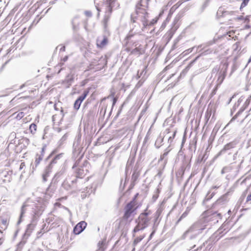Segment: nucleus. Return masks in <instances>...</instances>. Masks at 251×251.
Instances as JSON below:
<instances>
[{"label":"nucleus","instance_id":"nucleus-26","mask_svg":"<svg viewBox=\"0 0 251 251\" xmlns=\"http://www.w3.org/2000/svg\"><path fill=\"white\" fill-rule=\"evenodd\" d=\"M179 4L176 3L173 5L170 9L169 11V14L172 15L173 13L178 8Z\"/></svg>","mask_w":251,"mask_h":251},{"label":"nucleus","instance_id":"nucleus-20","mask_svg":"<svg viewBox=\"0 0 251 251\" xmlns=\"http://www.w3.org/2000/svg\"><path fill=\"white\" fill-rule=\"evenodd\" d=\"M63 155L64 154L61 153L56 155L55 157L53 158V159L51 161L50 164H51V165H52L53 164L57 163V161L61 159L63 157Z\"/></svg>","mask_w":251,"mask_h":251},{"label":"nucleus","instance_id":"nucleus-17","mask_svg":"<svg viewBox=\"0 0 251 251\" xmlns=\"http://www.w3.org/2000/svg\"><path fill=\"white\" fill-rule=\"evenodd\" d=\"M164 210V207L161 204L160 207L157 209L156 212L154 214V218H155V222H156L158 218L161 215L163 211Z\"/></svg>","mask_w":251,"mask_h":251},{"label":"nucleus","instance_id":"nucleus-3","mask_svg":"<svg viewBox=\"0 0 251 251\" xmlns=\"http://www.w3.org/2000/svg\"><path fill=\"white\" fill-rule=\"evenodd\" d=\"M205 228V226L201 222H198L193 224L187 231H186L182 236V239H185L188 234H190V238H194L198 235L201 233L202 231Z\"/></svg>","mask_w":251,"mask_h":251},{"label":"nucleus","instance_id":"nucleus-58","mask_svg":"<svg viewBox=\"0 0 251 251\" xmlns=\"http://www.w3.org/2000/svg\"><path fill=\"white\" fill-rule=\"evenodd\" d=\"M251 61V56L250 58L249 59V61H248V62L249 63V62H250Z\"/></svg>","mask_w":251,"mask_h":251},{"label":"nucleus","instance_id":"nucleus-50","mask_svg":"<svg viewBox=\"0 0 251 251\" xmlns=\"http://www.w3.org/2000/svg\"><path fill=\"white\" fill-rule=\"evenodd\" d=\"M24 140L25 141V142L27 144H28L29 143V142H30L29 139H28V138H25L24 139Z\"/></svg>","mask_w":251,"mask_h":251},{"label":"nucleus","instance_id":"nucleus-15","mask_svg":"<svg viewBox=\"0 0 251 251\" xmlns=\"http://www.w3.org/2000/svg\"><path fill=\"white\" fill-rule=\"evenodd\" d=\"M77 179L75 178L74 180H72L71 181V183L72 185H71L67 180H65L62 183V186L66 190H69L74 188L73 184L76 182Z\"/></svg>","mask_w":251,"mask_h":251},{"label":"nucleus","instance_id":"nucleus-54","mask_svg":"<svg viewBox=\"0 0 251 251\" xmlns=\"http://www.w3.org/2000/svg\"><path fill=\"white\" fill-rule=\"evenodd\" d=\"M68 59V56H65L64 58H63V61H67V60Z\"/></svg>","mask_w":251,"mask_h":251},{"label":"nucleus","instance_id":"nucleus-40","mask_svg":"<svg viewBox=\"0 0 251 251\" xmlns=\"http://www.w3.org/2000/svg\"><path fill=\"white\" fill-rule=\"evenodd\" d=\"M209 194V193L207 194L206 197H205V201H208L209 200V199H210L211 198H212V197L213 196V193L211 194L210 196H208V195Z\"/></svg>","mask_w":251,"mask_h":251},{"label":"nucleus","instance_id":"nucleus-39","mask_svg":"<svg viewBox=\"0 0 251 251\" xmlns=\"http://www.w3.org/2000/svg\"><path fill=\"white\" fill-rule=\"evenodd\" d=\"M65 172V170L64 169H62L59 172H58V173H57L55 175V177L56 178H58L59 177H60L62 175H63L64 174Z\"/></svg>","mask_w":251,"mask_h":251},{"label":"nucleus","instance_id":"nucleus-41","mask_svg":"<svg viewBox=\"0 0 251 251\" xmlns=\"http://www.w3.org/2000/svg\"><path fill=\"white\" fill-rule=\"evenodd\" d=\"M85 14L86 16L87 17H91L92 16V13L91 11H85Z\"/></svg>","mask_w":251,"mask_h":251},{"label":"nucleus","instance_id":"nucleus-38","mask_svg":"<svg viewBox=\"0 0 251 251\" xmlns=\"http://www.w3.org/2000/svg\"><path fill=\"white\" fill-rule=\"evenodd\" d=\"M250 0H244L242 2L240 9L245 7L248 3Z\"/></svg>","mask_w":251,"mask_h":251},{"label":"nucleus","instance_id":"nucleus-12","mask_svg":"<svg viewBox=\"0 0 251 251\" xmlns=\"http://www.w3.org/2000/svg\"><path fill=\"white\" fill-rule=\"evenodd\" d=\"M234 13L233 11H225L222 7H220L217 12V15L219 17H226L228 15H233Z\"/></svg>","mask_w":251,"mask_h":251},{"label":"nucleus","instance_id":"nucleus-9","mask_svg":"<svg viewBox=\"0 0 251 251\" xmlns=\"http://www.w3.org/2000/svg\"><path fill=\"white\" fill-rule=\"evenodd\" d=\"M87 223L84 221H81L78 223L74 228V233L75 234H79L86 227Z\"/></svg>","mask_w":251,"mask_h":251},{"label":"nucleus","instance_id":"nucleus-33","mask_svg":"<svg viewBox=\"0 0 251 251\" xmlns=\"http://www.w3.org/2000/svg\"><path fill=\"white\" fill-rule=\"evenodd\" d=\"M182 17V14L180 13L178 14L176 17H175L174 21V24L176 25L179 20V19Z\"/></svg>","mask_w":251,"mask_h":251},{"label":"nucleus","instance_id":"nucleus-16","mask_svg":"<svg viewBox=\"0 0 251 251\" xmlns=\"http://www.w3.org/2000/svg\"><path fill=\"white\" fill-rule=\"evenodd\" d=\"M51 164H50V165L46 168L44 173L43 174V179L44 181H46L47 180V178L49 176V174L51 172V167H52Z\"/></svg>","mask_w":251,"mask_h":251},{"label":"nucleus","instance_id":"nucleus-8","mask_svg":"<svg viewBox=\"0 0 251 251\" xmlns=\"http://www.w3.org/2000/svg\"><path fill=\"white\" fill-rule=\"evenodd\" d=\"M45 148L43 147L42 148L41 151H40L39 153H37L35 156V160L34 162V166L33 165L32 166V169L35 170L36 168L37 167V166L40 163V161L43 159V158L45 154Z\"/></svg>","mask_w":251,"mask_h":251},{"label":"nucleus","instance_id":"nucleus-4","mask_svg":"<svg viewBox=\"0 0 251 251\" xmlns=\"http://www.w3.org/2000/svg\"><path fill=\"white\" fill-rule=\"evenodd\" d=\"M137 201L135 199H133L130 202L128 203L125 208V213L123 216V219L128 220L129 219L132 220L134 216L136 214V210L138 208Z\"/></svg>","mask_w":251,"mask_h":251},{"label":"nucleus","instance_id":"nucleus-31","mask_svg":"<svg viewBox=\"0 0 251 251\" xmlns=\"http://www.w3.org/2000/svg\"><path fill=\"white\" fill-rule=\"evenodd\" d=\"M76 173L77 177H82L84 175V171L82 169L79 168L77 169Z\"/></svg>","mask_w":251,"mask_h":251},{"label":"nucleus","instance_id":"nucleus-11","mask_svg":"<svg viewBox=\"0 0 251 251\" xmlns=\"http://www.w3.org/2000/svg\"><path fill=\"white\" fill-rule=\"evenodd\" d=\"M251 101V96L249 98L245 101L244 103V107L242 108L240 110L236 113V114L231 119L229 123L226 125L227 126L230 123L233 121L235 120L239 114H240L249 105L250 101Z\"/></svg>","mask_w":251,"mask_h":251},{"label":"nucleus","instance_id":"nucleus-2","mask_svg":"<svg viewBox=\"0 0 251 251\" xmlns=\"http://www.w3.org/2000/svg\"><path fill=\"white\" fill-rule=\"evenodd\" d=\"M151 214V212L146 209L143 213L139 216L138 219L135 220L136 226L133 230V236H135L134 233L146 228L149 225L151 219L148 216Z\"/></svg>","mask_w":251,"mask_h":251},{"label":"nucleus","instance_id":"nucleus-46","mask_svg":"<svg viewBox=\"0 0 251 251\" xmlns=\"http://www.w3.org/2000/svg\"><path fill=\"white\" fill-rule=\"evenodd\" d=\"M66 138H67V136H66V135H64L61 139L60 141H62V142L66 140Z\"/></svg>","mask_w":251,"mask_h":251},{"label":"nucleus","instance_id":"nucleus-35","mask_svg":"<svg viewBox=\"0 0 251 251\" xmlns=\"http://www.w3.org/2000/svg\"><path fill=\"white\" fill-rule=\"evenodd\" d=\"M81 102H80L79 101L77 100L75 101L74 103V108L76 110H78L80 106Z\"/></svg>","mask_w":251,"mask_h":251},{"label":"nucleus","instance_id":"nucleus-24","mask_svg":"<svg viewBox=\"0 0 251 251\" xmlns=\"http://www.w3.org/2000/svg\"><path fill=\"white\" fill-rule=\"evenodd\" d=\"M88 92L87 91H84L83 93L77 99V100L79 101L80 102H82V101L85 99L87 95H88Z\"/></svg>","mask_w":251,"mask_h":251},{"label":"nucleus","instance_id":"nucleus-47","mask_svg":"<svg viewBox=\"0 0 251 251\" xmlns=\"http://www.w3.org/2000/svg\"><path fill=\"white\" fill-rule=\"evenodd\" d=\"M218 87L216 86V87L213 90V91L211 93V95L213 96L216 94V92L217 90V88Z\"/></svg>","mask_w":251,"mask_h":251},{"label":"nucleus","instance_id":"nucleus-28","mask_svg":"<svg viewBox=\"0 0 251 251\" xmlns=\"http://www.w3.org/2000/svg\"><path fill=\"white\" fill-rule=\"evenodd\" d=\"M139 174L136 171H134L132 175L131 180L133 182H135L138 179Z\"/></svg>","mask_w":251,"mask_h":251},{"label":"nucleus","instance_id":"nucleus-44","mask_svg":"<svg viewBox=\"0 0 251 251\" xmlns=\"http://www.w3.org/2000/svg\"><path fill=\"white\" fill-rule=\"evenodd\" d=\"M235 19L238 20H242L244 19V18L243 16H240L237 17L236 18H235Z\"/></svg>","mask_w":251,"mask_h":251},{"label":"nucleus","instance_id":"nucleus-23","mask_svg":"<svg viewBox=\"0 0 251 251\" xmlns=\"http://www.w3.org/2000/svg\"><path fill=\"white\" fill-rule=\"evenodd\" d=\"M72 24L73 28L74 31H76L78 29V23L77 22V19L75 18L72 20Z\"/></svg>","mask_w":251,"mask_h":251},{"label":"nucleus","instance_id":"nucleus-1","mask_svg":"<svg viewBox=\"0 0 251 251\" xmlns=\"http://www.w3.org/2000/svg\"><path fill=\"white\" fill-rule=\"evenodd\" d=\"M148 17V13L145 9L142 8H137L136 12L131 14V21L133 24V27L127 36L128 39L135 34L141 33L144 28L149 25Z\"/></svg>","mask_w":251,"mask_h":251},{"label":"nucleus","instance_id":"nucleus-64","mask_svg":"<svg viewBox=\"0 0 251 251\" xmlns=\"http://www.w3.org/2000/svg\"><path fill=\"white\" fill-rule=\"evenodd\" d=\"M43 139H45V135L43 136Z\"/></svg>","mask_w":251,"mask_h":251},{"label":"nucleus","instance_id":"nucleus-42","mask_svg":"<svg viewBox=\"0 0 251 251\" xmlns=\"http://www.w3.org/2000/svg\"><path fill=\"white\" fill-rule=\"evenodd\" d=\"M246 201L250 202V203H251V194L248 196V197L247 198Z\"/></svg>","mask_w":251,"mask_h":251},{"label":"nucleus","instance_id":"nucleus-36","mask_svg":"<svg viewBox=\"0 0 251 251\" xmlns=\"http://www.w3.org/2000/svg\"><path fill=\"white\" fill-rule=\"evenodd\" d=\"M189 212V209H187L181 216L179 220H178V222H179L182 219L185 218L187 215H188V213Z\"/></svg>","mask_w":251,"mask_h":251},{"label":"nucleus","instance_id":"nucleus-45","mask_svg":"<svg viewBox=\"0 0 251 251\" xmlns=\"http://www.w3.org/2000/svg\"><path fill=\"white\" fill-rule=\"evenodd\" d=\"M168 152H164V153H163V155H162V156H161L160 159H161V160H162V159H163V158H164L165 156H167V155H168Z\"/></svg>","mask_w":251,"mask_h":251},{"label":"nucleus","instance_id":"nucleus-61","mask_svg":"<svg viewBox=\"0 0 251 251\" xmlns=\"http://www.w3.org/2000/svg\"><path fill=\"white\" fill-rule=\"evenodd\" d=\"M175 134H176V133H174L173 134V138H174V137H175Z\"/></svg>","mask_w":251,"mask_h":251},{"label":"nucleus","instance_id":"nucleus-63","mask_svg":"<svg viewBox=\"0 0 251 251\" xmlns=\"http://www.w3.org/2000/svg\"><path fill=\"white\" fill-rule=\"evenodd\" d=\"M171 138H172V137H170L169 140H170V139H171Z\"/></svg>","mask_w":251,"mask_h":251},{"label":"nucleus","instance_id":"nucleus-22","mask_svg":"<svg viewBox=\"0 0 251 251\" xmlns=\"http://www.w3.org/2000/svg\"><path fill=\"white\" fill-rule=\"evenodd\" d=\"M163 141V138L162 137H159L156 139L155 143V146L156 148H159L161 146V144Z\"/></svg>","mask_w":251,"mask_h":251},{"label":"nucleus","instance_id":"nucleus-49","mask_svg":"<svg viewBox=\"0 0 251 251\" xmlns=\"http://www.w3.org/2000/svg\"><path fill=\"white\" fill-rule=\"evenodd\" d=\"M65 50V46H62L61 47L60 49V51H64Z\"/></svg>","mask_w":251,"mask_h":251},{"label":"nucleus","instance_id":"nucleus-56","mask_svg":"<svg viewBox=\"0 0 251 251\" xmlns=\"http://www.w3.org/2000/svg\"><path fill=\"white\" fill-rule=\"evenodd\" d=\"M7 174L8 175H9V174L11 175V174H12V172H7Z\"/></svg>","mask_w":251,"mask_h":251},{"label":"nucleus","instance_id":"nucleus-62","mask_svg":"<svg viewBox=\"0 0 251 251\" xmlns=\"http://www.w3.org/2000/svg\"><path fill=\"white\" fill-rule=\"evenodd\" d=\"M97 9L98 11H100V9H99V8L97 7Z\"/></svg>","mask_w":251,"mask_h":251},{"label":"nucleus","instance_id":"nucleus-34","mask_svg":"<svg viewBox=\"0 0 251 251\" xmlns=\"http://www.w3.org/2000/svg\"><path fill=\"white\" fill-rule=\"evenodd\" d=\"M194 48H195V47L190 48L188 50H186L185 51H184L182 54L183 55V56L186 55L190 53V52H191L193 50Z\"/></svg>","mask_w":251,"mask_h":251},{"label":"nucleus","instance_id":"nucleus-32","mask_svg":"<svg viewBox=\"0 0 251 251\" xmlns=\"http://www.w3.org/2000/svg\"><path fill=\"white\" fill-rule=\"evenodd\" d=\"M34 227V225L33 224H29L26 229V233H28V232H31V231L33 229Z\"/></svg>","mask_w":251,"mask_h":251},{"label":"nucleus","instance_id":"nucleus-37","mask_svg":"<svg viewBox=\"0 0 251 251\" xmlns=\"http://www.w3.org/2000/svg\"><path fill=\"white\" fill-rule=\"evenodd\" d=\"M24 115H25V114L23 112H20L17 114L16 118L18 120H20L24 116Z\"/></svg>","mask_w":251,"mask_h":251},{"label":"nucleus","instance_id":"nucleus-21","mask_svg":"<svg viewBox=\"0 0 251 251\" xmlns=\"http://www.w3.org/2000/svg\"><path fill=\"white\" fill-rule=\"evenodd\" d=\"M30 132L32 134H34L37 130V126L35 124H32L29 126Z\"/></svg>","mask_w":251,"mask_h":251},{"label":"nucleus","instance_id":"nucleus-14","mask_svg":"<svg viewBox=\"0 0 251 251\" xmlns=\"http://www.w3.org/2000/svg\"><path fill=\"white\" fill-rule=\"evenodd\" d=\"M235 146V144L233 142H230L226 144L224 148L219 152L218 155H220L224 153L226 151L233 148Z\"/></svg>","mask_w":251,"mask_h":251},{"label":"nucleus","instance_id":"nucleus-27","mask_svg":"<svg viewBox=\"0 0 251 251\" xmlns=\"http://www.w3.org/2000/svg\"><path fill=\"white\" fill-rule=\"evenodd\" d=\"M232 169V168L231 166H226L223 168V169L221 171V174H224L225 173L229 172L231 171Z\"/></svg>","mask_w":251,"mask_h":251},{"label":"nucleus","instance_id":"nucleus-30","mask_svg":"<svg viewBox=\"0 0 251 251\" xmlns=\"http://www.w3.org/2000/svg\"><path fill=\"white\" fill-rule=\"evenodd\" d=\"M144 236H141V237H138L136 238L133 242L134 245H137L138 243H139L140 241L142 240V239L144 238Z\"/></svg>","mask_w":251,"mask_h":251},{"label":"nucleus","instance_id":"nucleus-5","mask_svg":"<svg viewBox=\"0 0 251 251\" xmlns=\"http://www.w3.org/2000/svg\"><path fill=\"white\" fill-rule=\"evenodd\" d=\"M47 201L42 199L38 200L32 207L33 220H36L42 214L47 206Z\"/></svg>","mask_w":251,"mask_h":251},{"label":"nucleus","instance_id":"nucleus-13","mask_svg":"<svg viewBox=\"0 0 251 251\" xmlns=\"http://www.w3.org/2000/svg\"><path fill=\"white\" fill-rule=\"evenodd\" d=\"M108 40L106 37L103 36L102 38H99L97 40V45L99 48H103L107 43Z\"/></svg>","mask_w":251,"mask_h":251},{"label":"nucleus","instance_id":"nucleus-51","mask_svg":"<svg viewBox=\"0 0 251 251\" xmlns=\"http://www.w3.org/2000/svg\"><path fill=\"white\" fill-rule=\"evenodd\" d=\"M117 101V98H114L113 99V105H114Z\"/></svg>","mask_w":251,"mask_h":251},{"label":"nucleus","instance_id":"nucleus-60","mask_svg":"<svg viewBox=\"0 0 251 251\" xmlns=\"http://www.w3.org/2000/svg\"><path fill=\"white\" fill-rule=\"evenodd\" d=\"M219 187H217V186H214L213 187V188H218Z\"/></svg>","mask_w":251,"mask_h":251},{"label":"nucleus","instance_id":"nucleus-29","mask_svg":"<svg viewBox=\"0 0 251 251\" xmlns=\"http://www.w3.org/2000/svg\"><path fill=\"white\" fill-rule=\"evenodd\" d=\"M73 80V75H68L65 79V81L69 84H70L71 83Z\"/></svg>","mask_w":251,"mask_h":251},{"label":"nucleus","instance_id":"nucleus-52","mask_svg":"<svg viewBox=\"0 0 251 251\" xmlns=\"http://www.w3.org/2000/svg\"><path fill=\"white\" fill-rule=\"evenodd\" d=\"M154 232H155V231H153L151 233V234H150V238H149L150 239H151L152 238V236H153V234H154Z\"/></svg>","mask_w":251,"mask_h":251},{"label":"nucleus","instance_id":"nucleus-18","mask_svg":"<svg viewBox=\"0 0 251 251\" xmlns=\"http://www.w3.org/2000/svg\"><path fill=\"white\" fill-rule=\"evenodd\" d=\"M143 52V50H142V49L140 48V46L138 47H136L134 49L132 50L131 51V54L136 55H140L141 54H142Z\"/></svg>","mask_w":251,"mask_h":251},{"label":"nucleus","instance_id":"nucleus-43","mask_svg":"<svg viewBox=\"0 0 251 251\" xmlns=\"http://www.w3.org/2000/svg\"><path fill=\"white\" fill-rule=\"evenodd\" d=\"M25 167V164L24 162H22L20 164V168L19 169L20 170H22L24 167Z\"/></svg>","mask_w":251,"mask_h":251},{"label":"nucleus","instance_id":"nucleus-48","mask_svg":"<svg viewBox=\"0 0 251 251\" xmlns=\"http://www.w3.org/2000/svg\"><path fill=\"white\" fill-rule=\"evenodd\" d=\"M214 215L217 216L219 217V219H221V218H222L221 214H220V213H215L214 214Z\"/></svg>","mask_w":251,"mask_h":251},{"label":"nucleus","instance_id":"nucleus-7","mask_svg":"<svg viewBox=\"0 0 251 251\" xmlns=\"http://www.w3.org/2000/svg\"><path fill=\"white\" fill-rule=\"evenodd\" d=\"M228 64L227 62H225L223 64L222 67L221 68V70L220 72L218 73L217 87H218L219 85H220L224 81L226 76V73L228 68Z\"/></svg>","mask_w":251,"mask_h":251},{"label":"nucleus","instance_id":"nucleus-25","mask_svg":"<svg viewBox=\"0 0 251 251\" xmlns=\"http://www.w3.org/2000/svg\"><path fill=\"white\" fill-rule=\"evenodd\" d=\"M229 194V192H227L226 194H225L222 198L219 199L217 201V203L218 204L221 203L222 201H226V198L227 196Z\"/></svg>","mask_w":251,"mask_h":251},{"label":"nucleus","instance_id":"nucleus-19","mask_svg":"<svg viewBox=\"0 0 251 251\" xmlns=\"http://www.w3.org/2000/svg\"><path fill=\"white\" fill-rule=\"evenodd\" d=\"M26 205L25 204H24L21 208V214L20 216V219L18 222V224L21 222L22 218L24 216V214L25 213L26 209Z\"/></svg>","mask_w":251,"mask_h":251},{"label":"nucleus","instance_id":"nucleus-10","mask_svg":"<svg viewBox=\"0 0 251 251\" xmlns=\"http://www.w3.org/2000/svg\"><path fill=\"white\" fill-rule=\"evenodd\" d=\"M209 45V44L206 43L201 44L198 46L197 49V52L201 51V54H206L212 52L209 49H206L207 47Z\"/></svg>","mask_w":251,"mask_h":251},{"label":"nucleus","instance_id":"nucleus-59","mask_svg":"<svg viewBox=\"0 0 251 251\" xmlns=\"http://www.w3.org/2000/svg\"><path fill=\"white\" fill-rule=\"evenodd\" d=\"M245 20V21H249V19L247 18H246Z\"/></svg>","mask_w":251,"mask_h":251},{"label":"nucleus","instance_id":"nucleus-53","mask_svg":"<svg viewBox=\"0 0 251 251\" xmlns=\"http://www.w3.org/2000/svg\"><path fill=\"white\" fill-rule=\"evenodd\" d=\"M242 100H241V99L238 100L237 106H238V105H239L240 103L242 101Z\"/></svg>","mask_w":251,"mask_h":251},{"label":"nucleus","instance_id":"nucleus-57","mask_svg":"<svg viewBox=\"0 0 251 251\" xmlns=\"http://www.w3.org/2000/svg\"><path fill=\"white\" fill-rule=\"evenodd\" d=\"M25 86V84H23L20 86V88L22 89L23 87Z\"/></svg>","mask_w":251,"mask_h":251},{"label":"nucleus","instance_id":"nucleus-55","mask_svg":"<svg viewBox=\"0 0 251 251\" xmlns=\"http://www.w3.org/2000/svg\"><path fill=\"white\" fill-rule=\"evenodd\" d=\"M233 98V96L232 98H231L230 99V100H229V102H228V103L230 102V101H231L232 99Z\"/></svg>","mask_w":251,"mask_h":251},{"label":"nucleus","instance_id":"nucleus-6","mask_svg":"<svg viewBox=\"0 0 251 251\" xmlns=\"http://www.w3.org/2000/svg\"><path fill=\"white\" fill-rule=\"evenodd\" d=\"M116 0H106L105 4L106 5V8L105 9V15L103 20V24L105 28H106L107 26V23L110 18V14L112 11V9L116 6Z\"/></svg>","mask_w":251,"mask_h":251}]
</instances>
